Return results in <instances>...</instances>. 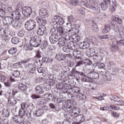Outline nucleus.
<instances>
[{
	"instance_id": "f257e3e1",
	"label": "nucleus",
	"mask_w": 124,
	"mask_h": 124,
	"mask_svg": "<svg viewBox=\"0 0 124 124\" xmlns=\"http://www.w3.org/2000/svg\"><path fill=\"white\" fill-rule=\"evenodd\" d=\"M86 55L88 57H93V60L95 62H102L103 60V54L98 53L95 50V48H89L86 50Z\"/></svg>"
},
{
	"instance_id": "f03ea898",
	"label": "nucleus",
	"mask_w": 124,
	"mask_h": 124,
	"mask_svg": "<svg viewBox=\"0 0 124 124\" xmlns=\"http://www.w3.org/2000/svg\"><path fill=\"white\" fill-rule=\"evenodd\" d=\"M78 3L80 6H85L87 8L92 9L95 14H99L100 13V6L98 4H95L93 7L89 4L87 0H80L78 1Z\"/></svg>"
},
{
	"instance_id": "7ed1b4c3",
	"label": "nucleus",
	"mask_w": 124,
	"mask_h": 124,
	"mask_svg": "<svg viewBox=\"0 0 124 124\" xmlns=\"http://www.w3.org/2000/svg\"><path fill=\"white\" fill-rule=\"evenodd\" d=\"M73 56L76 58V61L77 62V64L75 65L76 67L77 66H80L83 62H82V58L80 57L81 56V52L77 50H72Z\"/></svg>"
},
{
	"instance_id": "20e7f679",
	"label": "nucleus",
	"mask_w": 124,
	"mask_h": 124,
	"mask_svg": "<svg viewBox=\"0 0 124 124\" xmlns=\"http://www.w3.org/2000/svg\"><path fill=\"white\" fill-rule=\"evenodd\" d=\"M64 23V20L63 19V18L59 16H53L52 21L51 22V25L52 26H56V28H57L58 25L62 26Z\"/></svg>"
},
{
	"instance_id": "39448f33",
	"label": "nucleus",
	"mask_w": 124,
	"mask_h": 124,
	"mask_svg": "<svg viewBox=\"0 0 124 124\" xmlns=\"http://www.w3.org/2000/svg\"><path fill=\"white\" fill-rule=\"evenodd\" d=\"M30 43L31 47H38L41 43V38L38 36H34Z\"/></svg>"
},
{
	"instance_id": "423d86ee",
	"label": "nucleus",
	"mask_w": 124,
	"mask_h": 124,
	"mask_svg": "<svg viewBox=\"0 0 124 124\" xmlns=\"http://www.w3.org/2000/svg\"><path fill=\"white\" fill-rule=\"evenodd\" d=\"M112 20L111 22L112 27L114 31H118V25L116 23H118V24H123V21L121 19H120L118 16H112Z\"/></svg>"
},
{
	"instance_id": "0eeeda50",
	"label": "nucleus",
	"mask_w": 124,
	"mask_h": 124,
	"mask_svg": "<svg viewBox=\"0 0 124 124\" xmlns=\"http://www.w3.org/2000/svg\"><path fill=\"white\" fill-rule=\"evenodd\" d=\"M25 27L28 31H31L36 27V22L33 20H29L26 22Z\"/></svg>"
},
{
	"instance_id": "6e6552de",
	"label": "nucleus",
	"mask_w": 124,
	"mask_h": 124,
	"mask_svg": "<svg viewBox=\"0 0 124 124\" xmlns=\"http://www.w3.org/2000/svg\"><path fill=\"white\" fill-rule=\"evenodd\" d=\"M90 43H91V40L90 38H86L84 39V41L83 43H80L79 44V47L81 49H90Z\"/></svg>"
},
{
	"instance_id": "1a4fd4ad",
	"label": "nucleus",
	"mask_w": 124,
	"mask_h": 124,
	"mask_svg": "<svg viewBox=\"0 0 124 124\" xmlns=\"http://www.w3.org/2000/svg\"><path fill=\"white\" fill-rule=\"evenodd\" d=\"M72 49H75V45L73 43L71 44V43L69 42L68 43V46H64L62 50L65 53H70V52H72Z\"/></svg>"
},
{
	"instance_id": "9d476101",
	"label": "nucleus",
	"mask_w": 124,
	"mask_h": 124,
	"mask_svg": "<svg viewBox=\"0 0 124 124\" xmlns=\"http://www.w3.org/2000/svg\"><path fill=\"white\" fill-rule=\"evenodd\" d=\"M112 45L110 47V49L112 52H115V51L117 50V49H118V47L119 46L118 45L119 44V43H118V38L115 37L114 38L112 39Z\"/></svg>"
},
{
	"instance_id": "9b49d317",
	"label": "nucleus",
	"mask_w": 124,
	"mask_h": 124,
	"mask_svg": "<svg viewBox=\"0 0 124 124\" xmlns=\"http://www.w3.org/2000/svg\"><path fill=\"white\" fill-rule=\"evenodd\" d=\"M39 15L42 18H47L49 17V13L46 8H42L39 10Z\"/></svg>"
},
{
	"instance_id": "f8f14e48",
	"label": "nucleus",
	"mask_w": 124,
	"mask_h": 124,
	"mask_svg": "<svg viewBox=\"0 0 124 124\" xmlns=\"http://www.w3.org/2000/svg\"><path fill=\"white\" fill-rule=\"evenodd\" d=\"M32 10L31 7L25 6L22 9V14L25 17H29L31 14Z\"/></svg>"
},
{
	"instance_id": "ddd939ff",
	"label": "nucleus",
	"mask_w": 124,
	"mask_h": 124,
	"mask_svg": "<svg viewBox=\"0 0 124 124\" xmlns=\"http://www.w3.org/2000/svg\"><path fill=\"white\" fill-rule=\"evenodd\" d=\"M73 91V93H78L80 92V88L77 87H74L71 88V89H65V92H64V93H67V94H70V92Z\"/></svg>"
},
{
	"instance_id": "4468645a",
	"label": "nucleus",
	"mask_w": 124,
	"mask_h": 124,
	"mask_svg": "<svg viewBox=\"0 0 124 124\" xmlns=\"http://www.w3.org/2000/svg\"><path fill=\"white\" fill-rule=\"evenodd\" d=\"M67 19L68 21L70 24V28H68V29H67V31H68V32H72L73 29L72 28V25H71V24H72L73 22H75V18H74V17H73V16H70L67 17Z\"/></svg>"
},
{
	"instance_id": "2eb2a0df",
	"label": "nucleus",
	"mask_w": 124,
	"mask_h": 124,
	"mask_svg": "<svg viewBox=\"0 0 124 124\" xmlns=\"http://www.w3.org/2000/svg\"><path fill=\"white\" fill-rule=\"evenodd\" d=\"M68 28L66 29L67 31H65V29L63 28V27H59L57 28V32L58 34L60 36H64V35L65 34L66 32H68Z\"/></svg>"
},
{
	"instance_id": "dca6fc26",
	"label": "nucleus",
	"mask_w": 124,
	"mask_h": 124,
	"mask_svg": "<svg viewBox=\"0 0 124 124\" xmlns=\"http://www.w3.org/2000/svg\"><path fill=\"white\" fill-rule=\"evenodd\" d=\"M85 121V116L83 115H78L75 117V123L77 124H81Z\"/></svg>"
},
{
	"instance_id": "f3484780",
	"label": "nucleus",
	"mask_w": 124,
	"mask_h": 124,
	"mask_svg": "<svg viewBox=\"0 0 124 124\" xmlns=\"http://www.w3.org/2000/svg\"><path fill=\"white\" fill-rule=\"evenodd\" d=\"M35 66L32 64H29L26 68V71L28 73L33 74L35 72Z\"/></svg>"
},
{
	"instance_id": "a211bd4d",
	"label": "nucleus",
	"mask_w": 124,
	"mask_h": 124,
	"mask_svg": "<svg viewBox=\"0 0 124 124\" xmlns=\"http://www.w3.org/2000/svg\"><path fill=\"white\" fill-rule=\"evenodd\" d=\"M11 25H12L14 29H19V28H21V26H22V24L19 22V20L15 19H12Z\"/></svg>"
},
{
	"instance_id": "6ab92c4d",
	"label": "nucleus",
	"mask_w": 124,
	"mask_h": 124,
	"mask_svg": "<svg viewBox=\"0 0 124 124\" xmlns=\"http://www.w3.org/2000/svg\"><path fill=\"white\" fill-rule=\"evenodd\" d=\"M80 76L81 77L82 81H83V82H90V83H93V79L92 78L87 76L86 75V74L85 73L82 72L80 73Z\"/></svg>"
},
{
	"instance_id": "aec40b11",
	"label": "nucleus",
	"mask_w": 124,
	"mask_h": 124,
	"mask_svg": "<svg viewBox=\"0 0 124 124\" xmlns=\"http://www.w3.org/2000/svg\"><path fill=\"white\" fill-rule=\"evenodd\" d=\"M36 20L39 26H45L47 24V20L45 17H37Z\"/></svg>"
},
{
	"instance_id": "412c9836",
	"label": "nucleus",
	"mask_w": 124,
	"mask_h": 124,
	"mask_svg": "<svg viewBox=\"0 0 124 124\" xmlns=\"http://www.w3.org/2000/svg\"><path fill=\"white\" fill-rule=\"evenodd\" d=\"M11 16L13 19L19 20H20V18H21V14H20L19 11L16 10L12 12Z\"/></svg>"
},
{
	"instance_id": "4be33fe9",
	"label": "nucleus",
	"mask_w": 124,
	"mask_h": 124,
	"mask_svg": "<svg viewBox=\"0 0 124 124\" xmlns=\"http://www.w3.org/2000/svg\"><path fill=\"white\" fill-rule=\"evenodd\" d=\"M13 120L15 123L17 124H22L24 123V118L18 115H15L13 117Z\"/></svg>"
},
{
	"instance_id": "5701e85b",
	"label": "nucleus",
	"mask_w": 124,
	"mask_h": 124,
	"mask_svg": "<svg viewBox=\"0 0 124 124\" xmlns=\"http://www.w3.org/2000/svg\"><path fill=\"white\" fill-rule=\"evenodd\" d=\"M13 19V17L12 18L11 16H6L3 20V23L5 25H11Z\"/></svg>"
},
{
	"instance_id": "b1692460",
	"label": "nucleus",
	"mask_w": 124,
	"mask_h": 124,
	"mask_svg": "<svg viewBox=\"0 0 124 124\" xmlns=\"http://www.w3.org/2000/svg\"><path fill=\"white\" fill-rule=\"evenodd\" d=\"M46 30L45 26H39L38 30L37 31V34L38 35H42L44 33V31Z\"/></svg>"
},
{
	"instance_id": "393cba45",
	"label": "nucleus",
	"mask_w": 124,
	"mask_h": 124,
	"mask_svg": "<svg viewBox=\"0 0 124 124\" xmlns=\"http://www.w3.org/2000/svg\"><path fill=\"white\" fill-rule=\"evenodd\" d=\"M98 38L99 39H109V40H113L115 38V36L111 35H104L99 36Z\"/></svg>"
},
{
	"instance_id": "a878e982",
	"label": "nucleus",
	"mask_w": 124,
	"mask_h": 124,
	"mask_svg": "<svg viewBox=\"0 0 124 124\" xmlns=\"http://www.w3.org/2000/svg\"><path fill=\"white\" fill-rule=\"evenodd\" d=\"M88 75L90 78L93 79H98L99 78V75L97 73H95L94 72H90L88 74Z\"/></svg>"
},
{
	"instance_id": "bb28decb",
	"label": "nucleus",
	"mask_w": 124,
	"mask_h": 124,
	"mask_svg": "<svg viewBox=\"0 0 124 124\" xmlns=\"http://www.w3.org/2000/svg\"><path fill=\"white\" fill-rule=\"evenodd\" d=\"M43 113H44V111L42 109H39L38 110L33 112V115L34 117H40Z\"/></svg>"
},
{
	"instance_id": "cd10ccee",
	"label": "nucleus",
	"mask_w": 124,
	"mask_h": 124,
	"mask_svg": "<svg viewBox=\"0 0 124 124\" xmlns=\"http://www.w3.org/2000/svg\"><path fill=\"white\" fill-rule=\"evenodd\" d=\"M58 36H50L49 37V41L51 44H56L58 42Z\"/></svg>"
},
{
	"instance_id": "c85d7f7f",
	"label": "nucleus",
	"mask_w": 124,
	"mask_h": 124,
	"mask_svg": "<svg viewBox=\"0 0 124 124\" xmlns=\"http://www.w3.org/2000/svg\"><path fill=\"white\" fill-rule=\"evenodd\" d=\"M18 89L19 91H21V92H26V91L28 90V87H27V85L20 83L18 85Z\"/></svg>"
},
{
	"instance_id": "c756f323",
	"label": "nucleus",
	"mask_w": 124,
	"mask_h": 124,
	"mask_svg": "<svg viewBox=\"0 0 124 124\" xmlns=\"http://www.w3.org/2000/svg\"><path fill=\"white\" fill-rule=\"evenodd\" d=\"M71 40H73L74 42H79L80 41V36L77 34H73L71 36Z\"/></svg>"
},
{
	"instance_id": "7c9ffc66",
	"label": "nucleus",
	"mask_w": 124,
	"mask_h": 124,
	"mask_svg": "<svg viewBox=\"0 0 124 124\" xmlns=\"http://www.w3.org/2000/svg\"><path fill=\"white\" fill-rule=\"evenodd\" d=\"M36 93H37V94H42L43 93H44V91H43V89H42V87H41L40 86L38 85L35 88Z\"/></svg>"
},
{
	"instance_id": "2f4dec72",
	"label": "nucleus",
	"mask_w": 124,
	"mask_h": 124,
	"mask_svg": "<svg viewBox=\"0 0 124 124\" xmlns=\"http://www.w3.org/2000/svg\"><path fill=\"white\" fill-rule=\"evenodd\" d=\"M64 58H65V55L62 53L57 54L55 57V59L58 61H64Z\"/></svg>"
},
{
	"instance_id": "473e14b6",
	"label": "nucleus",
	"mask_w": 124,
	"mask_h": 124,
	"mask_svg": "<svg viewBox=\"0 0 124 124\" xmlns=\"http://www.w3.org/2000/svg\"><path fill=\"white\" fill-rule=\"evenodd\" d=\"M65 42H66V41L65 40V39L63 37H61L58 39V44L59 46H64Z\"/></svg>"
},
{
	"instance_id": "72a5a7b5",
	"label": "nucleus",
	"mask_w": 124,
	"mask_h": 124,
	"mask_svg": "<svg viewBox=\"0 0 124 124\" xmlns=\"http://www.w3.org/2000/svg\"><path fill=\"white\" fill-rule=\"evenodd\" d=\"M50 35L51 36H58V29L52 28L50 30Z\"/></svg>"
},
{
	"instance_id": "f704fd0d",
	"label": "nucleus",
	"mask_w": 124,
	"mask_h": 124,
	"mask_svg": "<svg viewBox=\"0 0 124 124\" xmlns=\"http://www.w3.org/2000/svg\"><path fill=\"white\" fill-rule=\"evenodd\" d=\"M8 103L9 104H10V105H14V104L17 103V102H16V100H15L12 96H10L8 99Z\"/></svg>"
},
{
	"instance_id": "c9c22d12",
	"label": "nucleus",
	"mask_w": 124,
	"mask_h": 124,
	"mask_svg": "<svg viewBox=\"0 0 124 124\" xmlns=\"http://www.w3.org/2000/svg\"><path fill=\"white\" fill-rule=\"evenodd\" d=\"M46 100L47 101H51V100H54L55 98L52 94L48 93L45 95Z\"/></svg>"
},
{
	"instance_id": "e433bc0d",
	"label": "nucleus",
	"mask_w": 124,
	"mask_h": 124,
	"mask_svg": "<svg viewBox=\"0 0 124 124\" xmlns=\"http://www.w3.org/2000/svg\"><path fill=\"white\" fill-rule=\"evenodd\" d=\"M77 98L78 99H79L81 101H83V100H86V97L84 94L79 93L77 96Z\"/></svg>"
},
{
	"instance_id": "4c0bfd02",
	"label": "nucleus",
	"mask_w": 124,
	"mask_h": 124,
	"mask_svg": "<svg viewBox=\"0 0 124 124\" xmlns=\"http://www.w3.org/2000/svg\"><path fill=\"white\" fill-rule=\"evenodd\" d=\"M118 31L120 35H124V27L123 26L117 25V31Z\"/></svg>"
},
{
	"instance_id": "58836bf2",
	"label": "nucleus",
	"mask_w": 124,
	"mask_h": 124,
	"mask_svg": "<svg viewBox=\"0 0 124 124\" xmlns=\"http://www.w3.org/2000/svg\"><path fill=\"white\" fill-rule=\"evenodd\" d=\"M0 7H2L3 9L6 11V12H12L13 9L11 7H7L6 6H4V5H2V6H0Z\"/></svg>"
},
{
	"instance_id": "ea45409f",
	"label": "nucleus",
	"mask_w": 124,
	"mask_h": 124,
	"mask_svg": "<svg viewBox=\"0 0 124 124\" xmlns=\"http://www.w3.org/2000/svg\"><path fill=\"white\" fill-rule=\"evenodd\" d=\"M110 24H106L105 26V28L102 30V32L104 33H107L108 32H109L110 31Z\"/></svg>"
},
{
	"instance_id": "a19ab883",
	"label": "nucleus",
	"mask_w": 124,
	"mask_h": 124,
	"mask_svg": "<svg viewBox=\"0 0 124 124\" xmlns=\"http://www.w3.org/2000/svg\"><path fill=\"white\" fill-rule=\"evenodd\" d=\"M67 103L68 104L69 111H71V110L72 108V107L73 106V105H74V104H75V102H74L72 100H68V101H67Z\"/></svg>"
},
{
	"instance_id": "79ce46f5",
	"label": "nucleus",
	"mask_w": 124,
	"mask_h": 124,
	"mask_svg": "<svg viewBox=\"0 0 124 124\" xmlns=\"http://www.w3.org/2000/svg\"><path fill=\"white\" fill-rule=\"evenodd\" d=\"M17 52V48L15 47H12L8 50V53L10 55H14V54H16Z\"/></svg>"
},
{
	"instance_id": "37998d69",
	"label": "nucleus",
	"mask_w": 124,
	"mask_h": 124,
	"mask_svg": "<svg viewBox=\"0 0 124 124\" xmlns=\"http://www.w3.org/2000/svg\"><path fill=\"white\" fill-rule=\"evenodd\" d=\"M11 42L13 43V44H18L19 43V38L16 37L12 38Z\"/></svg>"
},
{
	"instance_id": "c03bdc74",
	"label": "nucleus",
	"mask_w": 124,
	"mask_h": 124,
	"mask_svg": "<svg viewBox=\"0 0 124 124\" xmlns=\"http://www.w3.org/2000/svg\"><path fill=\"white\" fill-rule=\"evenodd\" d=\"M2 115H3V117L7 118L9 117V112L7 109H4L2 112Z\"/></svg>"
},
{
	"instance_id": "a18cd8bd",
	"label": "nucleus",
	"mask_w": 124,
	"mask_h": 124,
	"mask_svg": "<svg viewBox=\"0 0 124 124\" xmlns=\"http://www.w3.org/2000/svg\"><path fill=\"white\" fill-rule=\"evenodd\" d=\"M71 74L73 75L74 74H78V75H81V72H79L76 70V68H73L71 71Z\"/></svg>"
},
{
	"instance_id": "49530a36",
	"label": "nucleus",
	"mask_w": 124,
	"mask_h": 124,
	"mask_svg": "<svg viewBox=\"0 0 124 124\" xmlns=\"http://www.w3.org/2000/svg\"><path fill=\"white\" fill-rule=\"evenodd\" d=\"M12 75L15 78H17L20 76V72L19 71H15L13 72Z\"/></svg>"
},
{
	"instance_id": "de8ad7c7",
	"label": "nucleus",
	"mask_w": 124,
	"mask_h": 124,
	"mask_svg": "<svg viewBox=\"0 0 124 124\" xmlns=\"http://www.w3.org/2000/svg\"><path fill=\"white\" fill-rule=\"evenodd\" d=\"M62 107L64 108L65 110L66 111H69V108H68V105L67 104V101H65L64 103H62Z\"/></svg>"
},
{
	"instance_id": "09e8293b",
	"label": "nucleus",
	"mask_w": 124,
	"mask_h": 124,
	"mask_svg": "<svg viewBox=\"0 0 124 124\" xmlns=\"http://www.w3.org/2000/svg\"><path fill=\"white\" fill-rule=\"evenodd\" d=\"M108 3H104L103 2L101 4V7L102 9V10H103V11H105V10H106V9H107V4Z\"/></svg>"
},
{
	"instance_id": "8fccbe9b",
	"label": "nucleus",
	"mask_w": 124,
	"mask_h": 124,
	"mask_svg": "<svg viewBox=\"0 0 124 124\" xmlns=\"http://www.w3.org/2000/svg\"><path fill=\"white\" fill-rule=\"evenodd\" d=\"M17 35L18 36H19V37H24V36H25V31H19L17 33Z\"/></svg>"
},
{
	"instance_id": "3c124183",
	"label": "nucleus",
	"mask_w": 124,
	"mask_h": 124,
	"mask_svg": "<svg viewBox=\"0 0 124 124\" xmlns=\"http://www.w3.org/2000/svg\"><path fill=\"white\" fill-rule=\"evenodd\" d=\"M100 96H96L94 97L95 99H98V100H104V96H106V94H102L100 95Z\"/></svg>"
},
{
	"instance_id": "603ef678",
	"label": "nucleus",
	"mask_w": 124,
	"mask_h": 124,
	"mask_svg": "<svg viewBox=\"0 0 124 124\" xmlns=\"http://www.w3.org/2000/svg\"><path fill=\"white\" fill-rule=\"evenodd\" d=\"M92 30L94 31H98V28H97V25H96V23L93 22L92 25Z\"/></svg>"
},
{
	"instance_id": "864d4df0",
	"label": "nucleus",
	"mask_w": 124,
	"mask_h": 124,
	"mask_svg": "<svg viewBox=\"0 0 124 124\" xmlns=\"http://www.w3.org/2000/svg\"><path fill=\"white\" fill-rule=\"evenodd\" d=\"M6 80V77H5L3 75L0 74V82H1L2 83H4V82H5Z\"/></svg>"
},
{
	"instance_id": "5fc2aeb1",
	"label": "nucleus",
	"mask_w": 124,
	"mask_h": 124,
	"mask_svg": "<svg viewBox=\"0 0 124 124\" xmlns=\"http://www.w3.org/2000/svg\"><path fill=\"white\" fill-rule=\"evenodd\" d=\"M12 66L14 68H20V67H21L20 62H18L13 64Z\"/></svg>"
},
{
	"instance_id": "6e6d98bb",
	"label": "nucleus",
	"mask_w": 124,
	"mask_h": 124,
	"mask_svg": "<svg viewBox=\"0 0 124 124\" xmlns=\"http://www.w3.org/2000/svg\"><path fill=\"white\" fill-rule=\"evenodd\" d=\"M24 47L26 51H31V50H32V48H31V46H30L29 45L25 44L24 45Z\"/></svg>"
},
{
	"instance_id": "4d7b16f0",
	"label": "nucleus",
	"mask_w": 124,
	"mask_h": 124,
	"mask_svg": "<svg viewBox=\"0 0 124 124\" xmlns=\"http://www.w3.org/2000/svg\"><path fill=\"white\" fill-rule=\"evenodd\" d=\"M47 46H48V42H47V41H44L41 45V48L42 49H45Z\"/></svg>"
},
{
	"instance_id": "13d9d810",
	"label": "nucleus",
	"mask_w": 124,
	"mask_h": 124,
	"mask_svg": "<svg viewBox=\"0 0 124 124\" xmlns=\"http://www.w3.org/2000/svg\"><path fill=\"white\" fill-rule=\"evenodd\" d=\"M73 113L74 115H78L80 114V109L77 108H75L73 109Z\"/></svg>"
},
{
	"instance_id": "bf43d9fd",
	"label": "nucleus",
	"mask_w": 124,
	"mask_h": 124,
	"mask_svg": "<svg viewBox=\"0 0 124 124\" xmlns=\"http://www.w3.org/2000/svg\"><path fill=\"white\" fill-rule=\"evenodd\" d=\"M70 3L73 5H77L79 3V0H70Z\"/></svg>"
},
{
	"instance_id": "052dcab7",
	"label": "nucleus",
	"mask_w": 124,
	"mask_h": 124,
	"mask_svg": "<svg viewBox=\"0 0 124 124\" xmlns=\"http://www.w3.org/2000/svg\"><path fill=\"white\" fill-rule=\"evenodd\" d=\"M19 116H20V117H22V118H23V117H24V116H25V109H20L19 111Z\"/></svg>"
},
{
	"instance_id": "680f3d73",
	"label": "nucleus",
	"mask_w": 124,
	"mask_h": 124,
	"mask_svg": "<svg viewBox=\"0 0 124 124\" xmlns=\"http://www.w3.org/2000/svg\"><path fill=\"white\" fill-rule=\"evenodd\" d=\"M9 121L7 119H4L1 120H0V124H8Z\"/></svg>"
},
{
	"instance_id": "e2e57ef3",
	"label": "nucleus",
	"mask_w": 124,
	"mask_h": 124,
	"mask_svg": "<svg viewBox=\"0 0 124 124\" xmlns=\"http://www.w3.org/2000/svg\"><path fill=\"white\" fill-rule=\"evenodd\" d=\"M5 16V11L3 9H0V17L3 18Z\"/></svg>"
},
{
	"instance_id": "0e129e2a",
	"label": "nucleus",
	"mask_w": 124,
	"mask_h": 124,
	"mask_svg": "<svg viewBox=\"0 0 124 124\" xmlns=\"http://www.w3.org/2000/svg\"><path fill=\"white\" fill-rule=\"evenodd\" d=\"M26 115L28 118H31V110L28 109V108H26Z\"/></svg>"
},
{
	"instance_id": "69168bd1",
	"label": "nucleus",
	"mask_w": 124,
	"mask_h": 124,
	"mask_svg": "<svg viewBox=\"0 0 124 124\" xmlns=\"http://www.w3.org/2000/svg\"><path fill=\"white\" fill-rule=\"evenodd\" d=\"M109 108H110L111 109H112V110H120L121 109V108L118 107V106H109Z\"/></svg>"
},
{
	"instance_id": "338daca9",
	"label": "nucleus",
	"mask_w": 124,
	"mask_h": 124,
	"mask_svg": "<svg viewBox=\"0 0 124 124\" xmlns=\"http://www.w3.org/2000/svg\"><path fill=\"white\" fill-rule=\"evenodd\" d=\"M23 8V6H22L21 3H18L16 6V10L19 11V10H21Z\"/></svg>"
},
{
	"instance_id": "774afa93",
	"label": "nucleus",
	"mask_w": 124,
	"mask_h": 124,
	"mask_svg": "<svg viewBox=\"0 0 124 124\" xmlns=\"http://www.w3.org/2000/svg\"><path fill=\"white\" fill-rule=\"evenodd\" d=\"M116 105H119V106H124V102L123 101H116Z\"/></svg>"
}]
</instances>
